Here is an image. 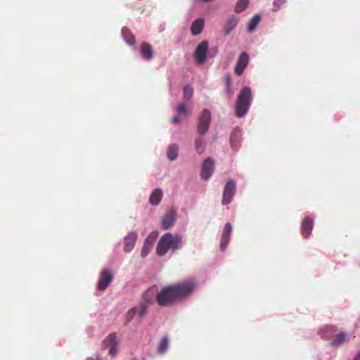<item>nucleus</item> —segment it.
Returning a JSON list of instances; mask_svg holds the SVG:
<instances>
[{"label": "nucleus", "instance_id": "2", "mask_svg": "<svg viewBox=\"0 0 360 360\" xmlns=\"http://www.w3.org/2000/svg\"><path fill=\"white\" fill-rule=\"evenodd\" d=\"M181 238L178 235H172L170 233H165L161 236L157 248L156 253L162 257L166 255L169 250L175 252L181 248Z\"/></svg>", "mask_w": 360, "mask_h": 360}, {"label": "nucleus", "instance_id": "32", "mask_svg": "<svg viewBox=\"0 0 360 360\" xmlns=\"http://www.w3.org/2000/svg\"><path fill=\"white\" fill-rule=\"evenodd\" d=\"M136 314V309L135 308H132V309H129L127 313V321L128 322H130Z\"/></svg>", "mask_w": 360, "mask_h": 360}, {"label": "nucleus", "instance_id": "6", "mask_svg": "<svg viewBox=\"0 0 360 360\" xmlns=\"http://www.w3.org/2000/svg\"><path fill=\"white\" fill-rule=\"evenodd\" d=\"M208 51V43L205 41L200 42L194 53V58L198 64H202L206 59Z\"/></svg>", "mask_w": 360, "mask_h": 360}, {"label": "nucleus", "instance_id": "38", "mask_svg": "<svg viewBox=\"0 0 360 360\" xmlns=\"http://www.w3.org/2000/svg\"><path fill=\"white\" fill-rule=\"evenodd\" d=\"M86 360H95V359H94L93 358H87Z\"/></svg>", "mask_w": 360, "mask_h": 360}, {"label": "nucleus", "instance_id": "5", "mask_svg": "<svg viewBox=\"0 0 360 360\" xmlns=\"http://www.w3.org/2000/svg\"><path fill=\"white\" fill-rule=\"evenodd\" d=\"M236 185L233 179H230L225 185L222 195L221 203L224 205L229 204L236 193Z\"/></svg>", "mask_w": 360, "mask_h": 360}, {"label": "nucleus", "instance_id": "12", "mask_svg": "<svg viewBox=\"0 0 360 360\" xmlns=\"http://www.w3.org/2000/svg\"><path fill=\"white\" fill-rule=\"evenodd\" d=\"M157 235L158 232L154 231L146 238L141 253L143 257H145L153 248Z\"/></svg>", "mask_w": 360, "mask_h": 360}, {"label": "nucleus", "instance_id": "14", "mask_svg": "<svg viewBox=\"0 0 360 360\" xmlns=\"http://www.w3.org/2000/svg\"><path fill=\"white\" fill-rule=\"evenodd\" d=\"M238 22V18L235 15H231L227 20L226 21L224 27H223V33L224 35L226 36L230 34V32L235 29Z\"/></svg>", "mask_w": 360, "mask_h": 360}, {"label": "nucleus", "instance_id": "26", "mask_svg": "<svg viewBox=\"0 0 360 360\" xmlns=\"http://www.w3.org/2000/svg\"><path fill=\"white\" fill-rule=\"evenodd\" d=\"M249 5V0H239L235 7L234 11L236 13H240L245 11Z\"/></svg>", "mask_w": 360, "mask_h": 360}, {"label": "nucleus", "instance_id": "34", "mask_svg": "<svg viewBox=\"0 0 360 360\" xmlns=\"http://www.w3.org/2000/svg\"><path fill=\"white\" fill-rule=\"evenodd\" d=\"M223 80L225 84V86L231 85V79L229 75H226L223 78Z\"/></svg>", "mask_w": 360, "mask_h": 360}, {"label": "nucleus", "instance_id": "27", "mask_svg": "<svg viewBox=\"0 0 360 360\" xmlns=\"http://www.w3.org/2000/svg\"><path fill=\"white\" fill-rule=\"evenodd\" d=\"M169 346V340L167 337H163L159 343L158 352L160 354H164L167 350Z\"/></svg>", "mask_w": 360, "mask_h": 360}, {"label": "nucleus", "instance_id": "4", "mask_svg": "<svg viewBox=\"0 0 360 360\" xmlns=\"http://www.w3.org/2000/svg\"><path fill=\"white\" fill-rule=\"evenodd\" d=\"M211 120V113L210 110L204 109L200 115L198 124L197 126L198 132L200 135H204L209 129Z\"/></svg>", "mask_w": 360, "mask_h": 360}, {"label": "nucleus", "instance_id": "29", "mask_svg": "<svg viewBox=\"0 0 360 360\" xmlns=\"http://www.w3.org/2000/svg\"><path fill=\"white\" fill-rule=\"evenodd\" d=\"M122 34L124 35L126 42L129 45H134L135 44V39L132 34L127 30H123Z\"/></svg>", "mask_w": 360, "mask_h": 360}, {"label": "nucleus", "instance_id": "31", "mask_svg": "<svg viewBox=\"0 0 360 360\" xmlns=\"http://www.w3.org/2000/svg\"><path fill=\"white\" fill-rule=\"evenodd\" d=\"M193 94V89L189 85H186L184 88V97L185 99H190Z\"/></svg>", "mask_w": 360, "mask_h": 360}, {"label": "nucleus", "instance_id": "9", "mask_svg": "<svg viewBox=\"0 0 360 360\" xmlns=\"http://www.w3.org/2000/svg\"><path fill=\"white\" fill-rule=\"evenodd\" d=\"M112 280V274L109 269H103L101 272L100 278L98 282V289L101 291L106 290Z\"/></svg>", "mask_w": 360, "mask_h": 360}, {"label": "nucleus", "instance_id": "30", "mask_svg": "<svg viewBox=\"0 0 360 360\" xmlns=\"http://www.w3.org/2000/svg\"><path fill=\"white\" fill-rule=\"evenodd\" d=\"M148 308V306L140 303L139 306L135 309H136V313L138 314L139 316L141 319L145 316Z\"/></svg>", "mask_w": 360, "mask_h": 360}, {"label": "nucleus", "instance_id": "7", "mask_svg": "<svg viewBox=\"0 0 360 360\" xmlns=\"http://www.w3.org/2000/svg\"><path fill=\"white\" fill-rule=\"evenodd\" d=\"M104 344L109 347V354L115 356L117 353L118 340L115 333L109 334L104 340Z\"/></svg>", "mask_w": 360, "mask_h": 360}, {"label": "nucleus", "instance_id": "23", "mask_svg": "<svg viewBox=\"0 0 360 360\" xmlns=\"http://www.w3.org/2000/svg\"><path fill=\"white\" fill-rule=\"evenodd\" d=\"M240 140V136L238 133L233 132L231 134V139H230L231 147L236 151L238 150V148H239L238 144H239Z\"/></svg>", "mask_w": 360, "mask_h": 360}, {"label": "nucleus", "instance_id": "1", "mask_svg": "<svg viewBox=\"0 0 360 360\" xmlns=\"http://www.w3.org/2000/svg\"><path fill=\"white\" fill-rule=\"evenodd\" d=\"M195 288V284L190 281L165 286L157 293V302L160 307H169L190 295Z\"/></svg>", "mask_w": 360, "mask_h": 360}, {"label": "nucleus", "instance_id": "3", "mask_svg": "<svg viewBox=\"0 0 360 360\" xmlns=\"http://www.w3.org/2000/svg\"><path fill=\"white\" fill-rule=\"evenodd\" d=\"M252 101V92L249 87L241 89L236 102V115L243 117L249 110Z\"/></svg>", "mask_w": 360, "mask_h": 360}, {"label": "nucleus", "instance_id": "17", "mask_svg": "<svg viewBox=\"0 0 360 360\" xmlns=\"http://www.w3.org/2000/svg\"><path fill=\"white\" fill-rule=\"evenodd\" d=\"M140 52L143 58L146 60H150L153 57V51L152 46L146 42H143L141 45Z\"/></svg>", "mask_w": 360, "mask_h": 360}, {"label": "nucleus", "instance_id": "11", "mask_svg": "<svg viewBox=\"0 0 360 360\" xmlns=\"http://www.w3.org/2000/svg\"><path fill=\"white\" fill-rule=\"evenodd\" d=\"M137 233L135 231L129 233L125 237L124 240V251L125 252H131L137 240Z\"/></svg>", "mask_w": 360, "mask_h": 360}, {"label": "nucleus", "instance_id": "19", "mask_svg": "<svg viewBox=\"0 0 360 360\" xmlns=\"http://www.w3.org/2000/svg\"><path fill=\"white\" fill-rule=\"evenodd\" d=\"M162 198V191L160 188L155 189L150 194L149 200L152 205H158Z\"/></svg>", "mask_w": 360, "mask_h": 360}, {"label": "nucleus", "instance_id": "24", "mask_svg": "<svg viewBox=\"0 0 360 360\" xmlns=\"http://www.w3.org/2000/svg\"><path fill=\"white\" fill-rule=\"evenodd\" d=\"M261 19L260 15H255L248 22L247 30L251 32L255 30Z\"/></svg>", "mask_w": 360, "mask_h": 360}, {"label": "nucleus", "instance_id": "16", "mask_svg": "<svg viewBox=\"0 0 360 360\" xmlns=\"http://www.w3.org/2000/svg\"><path fill=\"white\" fill-rule=\"evenodd\" d=\"M176 219V213L174 211H170L166 214L162 220V226L167 230L172 227Z\"/></svg>", "mask_w": 360, "mask_h": 360}, {"label": "nucleus", "instance_id": "33", "mask_svg": "<svg viewBox=\"0 0 360 360\" xmlns=\"http://www.w3.org/2000/svg\"><path fill=\"white\" fill-rule=\"evenodd\" d=\"M285 0H274V11H276L278 10L280 8V7L285 4Z\"/></svg>", "mask_w": 360, "mask_h": 360}, {"label": "nucleus", "instance_id": "20", "mask_svg": "<svg viewBox=\"0 0 360 360\" xmlns=\"http://www.w3.org/2000/svg\"><path fill=\"white\" fill-rule=\"evenodd\" d=\"M178 154L179 146L176 144L169 145L167 151V158L170 160H175L177 158Z\"/></svg>", "mask_w": 360, "mask_h": 360}, {"label": "nucleus", "instance_id": "35", "mask_svg": "<svg viewBox=\"0 0 360 360\" xmlns=\"http://www.w3.org/2000/svg\"><path fill=\"white\" fill-rule=\"evenodd\" d=\"M225 91L227 92L230 97L233 96V91L232 89L231 85L225 86Z\"/></svg>", "mask_w": 360, "mask_h": 360}, {"label": "nucleus", "instance_id": "15", "mask_svg": "<svg viewBox=\"0 0 360 360\" xmlns=\"http://www.w3.org/2000/svg\"><path fill=\"white\" fill-rule=\"evenodd\" d=\"M314 221L309 217H304L302 223V234L304 238H308L313 229Z\"/></svg>", "mask_w": 360, "mask_h": 360}, {"label": "nucleus", "instance_id": "28", "mask_svg": "<svg viewBox=\"0 0 360 360\" xmlns=\"http://www.w3.org/2000/svg\"><path fill=\"white\" fill-rule=\"evenodd\" d=\"M176 111L179 115L186 117L190 114V110L185 104L179 103L176 105Z\"/></svg>", "mask_w": 360, "mask_h": 360}, {"label": "nucleus", "instance_id": "10", "mask_svg": "<svg viewBox=\"0 0 360 360\" xmlns=\"http://www.w3.org/2000/svg\"><path fill=\"white\" fill-rule=\"evenodd\" d=\"M249 55L246 52H243L240 55L234 68V72L236 75L240 76L243 74L249 63Z\"/></svg>", "mask_w": 360, "mask_h": 360}, {"label": "nucleus", "instance_id": "18", "mask_svg": "<svg viewBox=\"0 0 360 360\" xmlns=\"http://www.w3.org/2000/svg\"><path fill=\"white\" fill-rule=\"evenodd\" d=\"M205 26V21L202 18H198L193 21L191 27V33L193 35L200 34Z\"/></svg>", "mask_w": 360, "mask_h": 360}, {"label": "nucleus", "instance_id": "36", "mask_svg": "<svg viewBox=\"0 0 360 360\" xmlns=\"http://www.w3.org/2000/svg\"><path fill=\"white\" fill-rule=\"evenodd\" d=\"M172 122L173 123H177V122H179V119H178V117H174L172 118Z\"/></svg>", "mask_w": 360, "mask_h": 360}, {"label": "nucleus", "instance_id": "25", "mask_svg": "<svg viewBox=\"0 0 360 360\" xmlns=\"http://www.w3.org/2000/svg\"><path fill=\"white\" fill-rule=\"evenodd\" d=\"M195 149L198 154H202L205 150V145L202 137H198L195 141Z\"/></svg>", "mask_w": 360, "mask_h": 360}, {"label": "nucleus", "instance_id": "22", "mask_svg": "<svg viewBox=\"0 0 360 360\" xmlns=\"http://www.w3.org/2000/svg\"><path fill=\"white\" fill-rule=\"evenodd\" d=\"M346 334L344 332L340 333L335 336L331 342V345L338 347L342 345L346 340Z\"/></svg>", "mask_w": 360, "mask_h": 360}, {"label": "nucleus", "instance_id": "21", "mask_svg": "<svg viewBox=\"0 0 360 360\" xmlns=\"http://www.w3.org/2000/svg\"><path fill=\"white\" fill-rule=\"evenodd\" d=\"M154 289L150 288L148 290L142 297V301L141 303L149 307L153 303V296Z\"/></svg>", "mask_w": 360, "mask_h": 360}, {"label": "nucleus", "instance_id": "13", "mask_svg": "<svg viewBox=\"0 0 360 360\" xmlns=\"http://www.w3.org/2000/svg\"><path fill=\"white\" fill-rule=\"evenodd\" d=\"M232 231L231 224L228 222L224 226V231L221 235L220 248L221 250H224L229 241L230 235Z\"/></svg>", "mask_w": 360, "mask_h": 360}, {"label": "nucleus", "instance_id": "37", "mask_svg": "<svg viewBox=\"0 0 360 360\" xmlns=\"http://www.w3.org/2000/svg\"><path fill=\"white\" fill-rule=\"evenodd\" d=\"M354 360H360V352L356 355Z\"/></svg>", "mask_w": 360, "mask_h": 360}, {"label": "nucleus", "instance_id": "8", "mask_svg": "<svg viewBox=\"0 0 360 360\" xmlns=\"http://www.w3.org/2000/svg\"><path fill=\"white\" fill-rule=\"evenodd\" d=\"M214 164L210 158H207L202 163L200 176L203 180L209 179L213 174Z\"/></svg>", "mask_w": 360, "mask_h": 360}]
</instances>
